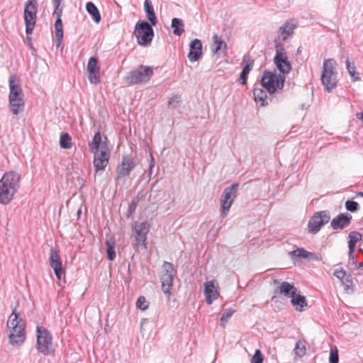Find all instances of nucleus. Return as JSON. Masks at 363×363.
Listing matches in <instances>:
<instances>
[{"label":"nucleus","instance_id":"f257e3e1","mask_svg":"<svg viewBox=\"0 0 363 363\" xmlns=\"http://www.w3.org/2000/svg\"><path fill=\"white\" fill-rule=\"evenodd\" d=\"M89 147L94 154L93 163L96 173L104 170L108 164L111 152L106 138L103 141L100 132H97L89 144Z\"/></svg>","mask_w":363,"mask_h":363},{"label":"nucleus","instance_id":"f03ea898","mask_svg":"<svg viewBox=\"0 0 363 363\" xmlns=\"http://www.w3.org/2000/svg\"><path fill=\"white\" fill-rule=\"evenodd\" d=\"M21 175L14 171L4 174L0 179V203L6 205L15 197L21 186Z\"/></svg>","mask_w":363,"mask_h":363},{"label":"nucleus","instance_id":"7ed1b4c3","mask_svg":"<svg viewBox=\"0 0 363 363\" xmlns=\"http://www.w3.org/2000/svg\"><path fill=\"white\" fill-rule=\"evenodd\" d=\"M6 332L9 343L13 347H19L26 340L25 324L16 309L8 318Z\"/></svg>","mask_w":363,"mask_h":363},{"label":"nucleus","instance_id":"20e7f679","mask_svg":"<svg viewBox=\"0 0 363 363\" xmlns=\"http://www.w3.org/2000/svg\"><path fill=\"white\" fill-rule=\"evenodd\" d=\"M9 108L13 114L18 115L23 111L24 100L21 80L13 74L9 78Z\"/></svg>","mask_w":363,"mask_h":363},{"label":"nucleus","instance_id":"39448f33","mask_svg":"<svg viewBox=\"0 0 363 363\" xmlns=\"http://www.w3.org/2000/svg\"><path fill=\"white\" fill-rule=\"evenodd\" d=\"M337 63L333 59H326L323 61V70L320 76L324 89L330 92L337 85Z\"/></svg>","mask_w":363,"mask_h":363},{"label":"nucleus","instance_id":"423d86ee","mask_svg":"<svg viewBox=\"0 0 363 363\" xmlns=\"http://www.w3.org/2000/svg\"><path fill=\"white\" fill-rule=\"evenodd\" d=\"M285 79L284 74H279L276 69L265 71L262 74L261 84L269 94H274L283 89Z\"/></svg>","mask_w":363,"mask_h":363},{"label":"nucleus","instance_id":"0eeeda50","mask_svg":"<svg viewBox=\"0 0 363 363\" xmlns=\"http://www.w3.org/2000/svg\"><path fill=\"white\" fill-rule=\"evenodd\" d=\"M152 25L145 21H139L136 23L134 29V35L140 45L149 46L154 37Z\"/></svg>","mask_w":363,"mask_h":363},{"label":"nucleus","instance_id":"6e6552de","mask_svg":"<svg viewBox=\"0 0 363 363\" xmlns=\"http://www.w3.org/2000/svg\"><path fill=\"white\" fill-rule=\"evenodd\" d=\"M37 349L45 355L54 354L52 336L50 332L43 327H37Z\"/></svg>","mask_w":363,"mask_h":363},{"label":"nucleus","instance_id":"1a4fd4ad","mask_svg":"<svg viewBox=\"0 0 363 363\" xmlns=\"http://www.w3.org/2000/svg\"><path fill=\"white\" fill-rule=\"evenodd\" d=\"M38 11L37 0H28L24 6L23 17L26 34L30 35L35 28Z\"/></svg>","mask_w":363,"mask_h":363},{"label":"nucleus","instance_id":"9d476101","mask_svg":"<svg viewBox=\"0 0 363 363\" xmlns=\"http://www.w3.org/2000/svg\"><path fill=\"white\" fill-rule=\"evenodd\" d=\"M153 74L151 67L141 65L130 72L125 80L128 84H138L147 83Z\"/></svg>","mask_w":363,"mask_h":363},{"label":"nucleus","instance_id":"9b49d317","mask_svg":"<svg viewBox=\"0 0 363 363\" xmlns=\"http://www.w3.org/2000/svg\"><path fill=\"white\" fill-rule=\"evenodd\" d=\"M238 185L234 184L224 189L220 198V213L223 218H225L236 197Z\"/></svg>","mask_w":363,"mask_h":363},{"label":"nucleus","instance_id":"f8f14e48","mask_svg":"<svg viewBox=\"0 0 363 363\" xmlns=\"http://www.w3.org/2000/svg\"><path fill=\"white\" fill-rule=\"evenodd\" d=\"M173 265L170 262H164L162 265V270L160 274V281L163 293L169 297L171 289L173 286Z\"/></svg>","mask_w":363,"mask_h":363},{"label":"nucleus","instance_id":"ddd939ff","mask_svg":"<svg viewBox=\"0 0 363 363\" xmlns=\"http://www.w3.org/2000/svg\"><path fill=\"white\" fill-rule=\"evenodd\" d=\"M150 225L147 222L135 223L134 227V248L141 247L145 250L147 248V235L150 231Z\"/></svg>","mask_w":363,"mask_h":363},{"label":"nucleus","instance_id":"4468645a","mask_svg":"<svg viewBox=\"0 0 363 363\" xmlns=\"http://www.w3.org/2000/svg\"><path fill=\"white\" fill-rule=\"evenodd\" d=\"M137 162L135 158L130 155H124L122 157L121 162L116 169V182H119L121 180L128 177L130 172L136 167Z\"/></svg>","mask_w":363,"mask_h":363},{"label":"nucleus","instance_id":"2eb2a0df","mask_svg":"<svg viewBox=\"0 0 363 363\" xmlns=\"http://www.w3.org/2000/svg\"><path fill=\"white\" fill-rule=\"evenodd\" d=\"M330 218V213L327 211L315 213L308 222V231L313 234L317 233L324 224L329 222Z\"/></svg>","mask_w":363,"mask_h":363},{"label":"nucleus","instance_id":"dca6fc26","mask_svg":"<svg viewBox=\"0 0 363 363\" xmlns=\"http://www.w3.org/2000/svg\"><path fill=\"white\" fill-rule=\"evenodd\" d=\"M283 50L284 49L281 45H276V55L274 57V62L278 69V73L284 74V76L286 77V74L291 69V66Z\"/></svg>","mask_w":363,"mask_h":363},{"label":"nucleus","instance_id":"f3484780","mask_svg":"<svg viewBox=\"0 0 363 363\" xmlns=\"http://www.w3.org/2000/svg\"><path fill=\"white\" fill-rule=\"evenodd\" d=\"M203 286V294L206 301L208 305H211L219 297L220 291L218 283L216 279H212L211 281H206Z\"/></svg>","mask_w":363,"mask_h":363},{"label":"nucleus","instance_id":"a211bd4d","mask_svg":"<svg viewBox=\"0 0 363 363\" xmlns=\"http://www.w3.org/2000/svg\"><path fill=\"white\" fill-rule=\"evenodd\" d=\"M95 57L89 58L87 64L88 79L91 84H98L100 82V69Z\"/></svg>","mask_w":363,"mask_h":363},{"label":"nucleus","instance_id":"6ab92c4d","mask_svg":"<svg viewBox=\"0 0 363 363\" xmlns=\"http://www.w3.org/2000/svg\"><path fill=\"white\" fill-rule=\"evenodd\" d=\"M49 262L50 267L54 270L55 276L60 280L63 274L62 261L57 251L53 248H52L50 252Z\"/></svg>","mask_w":363,"mask_h":363},{"label":"nucleus","instance_id":"aec40b11","mask_svg":"<svg viewBox=\"0 0 363 363\" xmlns=\"http://www.w3.org/2000/svg\"><path fill=\"white\" fill-rule=\"evenodd\" d=\"M190 51L188 54V59L191 62L198 61L203 55L202 43L199 39H194L189 44Z\"/></svg>","mask_w":363,"mask_h":363},{"label":"nucleus","instance_id":"412c9836","mask_svg":"<svg viewBox=\"0 0 363 363\" xmlns=\"http://www.w3.org/2000/svg\"><path fill=\"white\" fill-rule=\"evenodd\" d=\"M289 257L295 263L298 259H306L308 260H320V257L313 252H308L304 248H297L289 252Z\"/></svg>","mask_w":363,"mask_h":363},{"label":"nucleus","instance_id":"4be33fe9","mask_svg":"<svg viewBox=\"0 0 363 363\" xmlns=\"http://www.w3.org/2000/svg\"><path fill=\"white\" fill-rule=\"evenodd\" d=\"M351 219V215L341 213L332 220L331 227L334 230L342 229L349 225Z\"/></svg>","mask_w":363,"mask_h":363},{"label":"nucleus","instance_id":"5701e85b","mask_svg":"<svg viewBox=\"0 0 363 363\" xmlns=\"http://www.w3.org/2000/svg\"><path fill=\"white\" fill-rule=\"evenodd\" d=\"M291 298V303L296 311H303L307 306V301L303 296L296 293Z\"/></svg>","mask_w":363,"mask_h":363},{"label":"nucleus","instance_id":"b1692460","mask_svg":"<svg viewBox=\"0 0 363 363\" xmlns=\"http://www.w3.org/2000/svg\"><path fill=\"white\" fill-rule=\"evenodd\" d=\"M227 48L226 43L220 37L217 35L213 37V44L211 45V50L213 55H218L220 51H225Z\"/></svg>","mask_w":363,"mask_h":363},{"label":"nucleus","instance_id":"393cba45","mask_svg":"<svg viewBox=\"0 0 363 363\" xmlns=\"http://www.w3.org/2000/svg\"><path fill=\"white\" fill-rule=\"evenodd\" d=\"M144 11L146 13L147 19L150 21L151 25L155 26L157 23V17L154 11V9L150 0H145Z\"/></svg>","mask_w":363,"mask_h":363},{"label":"nucleus","instance_id":"a878e982","mask_svg":"<svg viewBox=\"0 0 363 363\" xmlns=\"http://www.w3.org/2000/svg\"><path fill=\"white\" fill-rule=\"evenodd\" d=\"M295 26L292 21H289L279 28V33L284 40L293 34Z\"/></svg>","mask_w":363,"mask_h":363},{"label":"nucleus","instance_id":"bb28decb","mask_svg":"<svg viewBox=\"0 0 363 363\" xmlns=\"http://www.w3.org/2000/svg\"><path fill=\"white\" fill-rule=\"evenodd\" d=\"M278 290L280 294L286 297H291L297 292L296 288L288 282H282L279 286Z\"/></svg>","mask_w":363,"mask_h":363},{"label":"nucleus","instance_id":"cd10ccee","mask_svg":"<svg viewBox=\"0 0 363 363\" xmlns=\"http://www.w3.org/2000/svg\"><path fill=\"white\" fill-rule=\"evenodd\" d=\"M55 41L57 47H60L63 39V26L62 18H57L55 23Z\"/></svg>","mask_w":363,"mask_h":363},{"label":"nucleus","instance_id":"c85d7f7f","mask_svg":"<svg viewBox=\"0 0 363 363\" xmlns=\"http://www.w3.org/2000/svg\"><path fill=\"white\" fill-rule=\"evenodd\" d=\"M348 238L349 253L350 255H352L354 250L356 243L362 239V234L356 231H352L349 234Z\"/></svg>","mask_w":363,"mask_h":363},{"label":"nucleus","instance_id":"c756f323","mask_svg":"<svg viewBox=\"0 0 363 363\" xmlns=\"http://www.w3.org/2000/svg\"><path fill=\"white\" fill-rule=\"evenodd\" d=\"M171 27L173 28V33L175 35L180 36L184 33V25L182 19L174 18L172 20Z\"/></svg>","mask_w":363,"mask_h":363},{"label":"nucleus","instance_id":"7c9ffc66","mask_svg":"<svg viewBox=\"0 0 363 363\" xmlns=\"http://www.w3.org/2000/svg\"><path fill=\"white\" fill-rule=\"evenodd\" d=\"M255 101L259 104L260 106H264L267 104V94L265 91L259 88H255L253 90Z\"/></svg>","mask_w":363,"mask_h":363},{"label":"nucleus","instance_id":"2f4dec72","mask_svg":"<svg viewBox=\"0 0 363 363\" xmlns=\"http://www.w3.org/2000/svg\"><path fill=\"white\" fill-rule=\"evenodd\" d=\"M86 10L91 16L92 18L96 23L100 22L101 19V14L94 3L88 2L86 5Z\"/></svg>","mask_w":363,"mask_h":363},{"label":"nucleus","instance_id":"473e14b6","mask_svg":"<svg viewBox=\"0 0 363 363\" xmlns=\"http://www.w3.org/2000/svg\"><path fill=\"white\" fill-rule=\"evenodd\" d=\"M115 245L116 242L113 238H109L106 240L107 257L110 260H113L116 257Z\"/></svg>","mask_w":363,"mask_h":363},{"label":"nucleus","instance_id":"72a5a7b5","mask_svg":"<svg viewBox=\"0 0 363 363\" xmlns=\"http://www.w3.org/2000/svg\"><path fill=\"white\" fill-rule=\"evenodd\" d=\"M346 65L347 72L353 82L360 80L359 73L356 70V66L354 62H351L349 59L346 60Z\"/></svg>","mask_w":363,"mask_h":363},{"label":"nucleus","instance_id":"f704fd0d","mask_svg":"<svg viewBox=\"0 0 363 363\" xmlns=\"http://www.w3.org/2000/svg\"><path fill=\"white\" fill-rule=\"evenodd\" d=\"M242 64L243 65L242 71L248 74L253 67L254 60L250 55H245L242 58Z\"/></svg>","mask_w":363,"mask_h":363},{"label":"nucleus","instance_id":"c9c22d12","mask_svg":"<svg viewBox=\"0 0 363 363\" xmlns=\"http://www.w3.org/2000/svg\"><path fill=\"white\" fill-rule=\"evenodd\" d=\"M72 139L68 133L61 135L60 139V145L63 149H70L72 147Z\"/></svg>","mask_w":363,"mask_h":363},{"label":"nucleus","instance_id":"e433bc0d","mask_svg":"<svg viewBox=\"0 0 363 363\" xmlns=\"http://www.w3.org/2000/svg\"><path fill=\"white\" fill-rule=\"evenodd\" d=\"M306 349L305 343L301 340L296 342L294 353L296 356L301 357L306 354Z\"/></svg>","mask_w":363,"mask_h":363},{"label":"nucleus","instance_id":"4c0bfd02","mask_svg":"<svg viewBox=\"0 0 363 363\" xmlns=\"http://www.w3.org/2000/svg\"><path fill=\"white\" fill-rule=\"evenodd\" d=\"M182 97L179 95H174L172 96L168 101V106L172 108H177L182 103Z\"/></svg>","mask_w":363,"mask_h":363},{"label":"nucleus","instance_id":"58836bf2","mask_svg":"<svg viewBox=\"0 0 363 363\" xmlns=\"http://www.w3.org/2000/svg\"><path fill=\"white\" fill-rule=\"evenodd\" d=\"M342 284L344 286V290L346 293H349L352 289V279L351 276L349 274L344 279L341 281Z\"/></svg>","mask_w":363,"mask_h":363},{"label":"nucleus","instance_id":"ea45409f","mask_svg":"<svg viewBox=\"0 0 363 363\" xmlns=\"http://www.w3.org/2000/svg\"><path fill=\"white\" fill-rule=\"evenodd\" d=\"M329 362L330 363H338L339 362L338 350L336 346L333 347L330 350Z\"/></svg>","mask_w":363,"mask_h":363},{"label":"nucleus","instance_id":"a19ab883","mask_svg":"<svg viewBox=\"0 0 363 363\" xmlns=\"http://www.w3.org/2000/svg\"><path fill=\"white\" fill-rule=\"evenodd\" d=\"M136 307L142 311L148 308V303L144 296H140L136 301Z\"/></svg>","mask_w":363,"mask_h":363},{"label":"nucleus","instance_id":"79ce46f5","mask_svg":"<svg viewBox=\"0 0 363 363\" xmlns=\"http://www.w3.org/2000/svg\"><path fill=\"white\" fill-rule=\"evenodd\" d=\"M234 312V310L230 309L223 313L220 318V323L223 327L225 326V324L227 323L228 319L233 315Z\"/></svg>","mask_w":363,"mask_h":363},{"label":"nucleus","instance_id":"37998d69","mask_svg":"<svg viewBox=\"0 0 363 363\" xmlns=\"http://www.w3.org/2000/svg\"><path fill=\"white\" fill-rule=\"evenodd\" d=\"M333 275L341 281L349 274H347L345 270L342 267H340L334 271Z\"/></svg>","mask_w":363,"mask_h":363},{"label":"nucleus","instance_id":"c03bdc74","mask_svg":"<svg viewBox=\"0 0 363 363\" xmlns=\"http://www.w3.org/2000/svg\"><path fill=\"white\" fill-rule=\"evenodd\" d=\"M251 363H263V355L259 350H256L251 359Z\"/></svg>","mask_w":363,"mask_h":363},{"label":"nucleus","instance_id":"a18cd8bd","mask_svg":"<svg viewBox=\"0 0 363 363\" xmlns=\"http://www.w3.org/2000/svg\"><path fill=\"white\" fill-rule=\"evenodd\" d=\"M359 204L356 201H347L345 202V208L347 211L351 212H355L358 209Z\"/></svg>","mask_w":363,"mask_h":363},{"label":"nucleus","instance_id":"49530a36","mask_svg":"<svg viewBox=\"0 0 363 363\" xmlns=\"http://www.w3.org/2000/svg\"><path fill=\"white\" fill-rule=\"evenodd\" d=\"M55 11L53 15L56 16L57 18H61L62 14V6L61 5H55Z\"/></svg>","mask_w":363,"mask_h":363},{"label":"nucleus","instance_id":"de8ad7c7","mask_svg":"<svg viewBox=\"0 0 363 363\" xmlns=\"http://www.w3.org/2000/svg\"><path fill=\"white\" fill-rule=\"evenodd\" d=\"M247 74L242 71L240 77V82L242 84H245L247 82Z\"/></svg>","mask_w":363,"mask_h":363},{"label":"nucleus","instance_id":"09e8293b","mask_svg":"<svg viewBox=\"0 0 363 363\" xmlns=\"http://www.w3.org/2000/svg\"><path fill=\"white\" fill-rule=\"evenodd\" d=\"M155 166L154 158L152 154H150V174H152V168Z\"/></svg>","mask_w":363,"mask_h":363},{"label":"nucleus","instance_id":"8fccbe9b","mask_svg":"<svg viewBox=\"0 0 363 363\" xmlns=\"http://www.w3.org/2000/svg\"><path fill=\"white\" fill-rule=\"evenodd\" d=\"M63 0H53L55 5H61Z\"/></svg>","mask_w":363,"mask_h":363},{"label":"nucleus","instance_id":"3c124183","mask_svg":"<svg viewBox=\"0 0 363 363\" xmlns=\"http://www.w3.org/2000/svg\"><path fill=\"white\" fill-rule=\"evenodd\" d=\"M82 213V209L79 208L77 211V217L79 218L80 214Z\"/></svg>","mask_w":363,"mask_h":363},{"label":"nucleus","instance_id":"603ef678","mask_svg":"<svg viewBox=\"0 0 363 363\" xmlns=\"http://www.w3.org/2000/svg\"><path fill=\"white\" fill-rule=\"evenodd\" d=\"M359 195H360L361 196H362V197H363V191H362V192H359Z\"/></svg>","mask_w":363,"mask_h":363},{"label":"nucleus","instance_id":"864d4df0","mask_svg":"<svg viewBox=\"0 0 363 363\" xmlns=\"http://www.w3.org/2000/svg\"><path fill=\"white\" fill-rule=\"evenodd\" d=\"M359 267L363 266V262L360 263V264H359Z\"/></svg>","mask_w":363,"mask_h":363}]
</instances>
